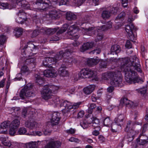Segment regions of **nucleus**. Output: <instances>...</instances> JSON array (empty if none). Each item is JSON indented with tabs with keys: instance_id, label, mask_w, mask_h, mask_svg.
<instances>
[{
	"instance_id": "nucleus-1",
	"label": "nucleus",
	"mask_w": 148,
	"mask_h": 148,
	"mask_svg": "<svg viewBox=\"0 0 148 148\" xmlns=\"http://www.w3.org/2000/svg\"><path fill=\"white\" fill-rule=\"evenodd\" d=\"M122 60L121 69L125 73L126 81L130 84H134L141 81L134 71L136 70L140 73L142 72L138 58L136 56H133L122 59Z\"/></svg>"
},
{
	"instance_id": "nucleus-2",
	"label": "nucleus",
	"mask_w": 148,
	"mask_h": 148,
	"mask_svg": "<svg viewBox=\"0 0 148 148\" xmlns=\"http://www.w3.org/2000/svg\"><path fill=\"white\" fill-rule=\"evenodd\" d=\"M101 79L107 81L110 80L111 84L115 86H119L122 82L121 73L119 71L103 73L102 75Z\"/></svg>"
},
{
	"instance_id": "nucleus-3",
	"label": "nucleus",
	"mask_w": 148,
	"mask_h": 148,
	"mask_svg": "<svg viewBox=\"0 0 148 148\" xmlns=\"http://www.w3.org/2000/svg\"><path fill=\"white\" fill-rule=\"evenodd\" d=\"M81 103V102H79L72 105L70 102L68 101H63L60 104V107L62 108V111L63 115L65 116H67L69 115V112L71 110L79 108Z\"/></svg>"
},
{
	"instance_id": "nucleus-4",
	"label": "nucleus",
	"mask_w": 148,
	"mask_h": 148,
	"mask_svg": "<svg viewBox=\"0 0 148 148\" xmlns=\"http://www.w3.org/2000/svg\"><path fill=\"white\" fill-rule=\"evenodd\" d=\"M33 86L31 84H27L21 90L20 97L22 99H25L27 97H30L35 95L34 93L32 91Z\"/></svg>"
},
{
	"instance_id": "nucleus-5",
	"label": "nucleus",
	"mask_w": 148,
	"mask_h": 148,
	"mask_svg": "<svg viewBox=\"0 0 148 148\" xmlns=\"http://www.w3.org/2000/svg\"><path fill=\"white\" fill-rule=\"evenodd\" d=\"M62 51H60L58 53L56 56L54 57H48L45 58L42 62V64L46 67H49L51 64L56 63L58 61L61 60L62 56L59 55L62 53Z\"/></svg>"
},
{
	"instance_id": "nucleus-6",
	"label": "nucleus",
	"mask_w": 148,
	"mask_h": 148,
	"mask_svg": "<svg viewBox=\"0 0 148 148\" xmlns=\"http://www.w3.org/2000/svg\"><path fill=\"white\" fill-rule=\"evenodd\" d=\"M36 48V47L32 44L31 42H29L27 45H25L23 49L21 50L22 54L23 55H25L24 57H29L31 56L33 54H35L32 52Z\"/></svg>"
},
{
	"instance_id": "nucleus-7",
	"label": "nucleus",
	"mask_w": 148,
	"mask_h": 148,
	"mask_svg": "<svg viewBox=\"0 0 148 148\" xmlns=\"http://www.w3.org/2000/svg\"><path fill=\"white\" fill-rule=\"evenodd\" d=\"M133 125V123L131 121H128L125 129V131L128 132L127 137V140L129 142L132 141L134 138L135 132L132 129Z\"/></svg>"
},
{
	"instance_id": "nucleus-8",
	"label": "nucleus",
	"mask_w": 148,
	"mask_h": 148,
	"mask_svg": "<svg viewBox=\"0 0 148 148\" xmlns=\"http://www.w3.org/2000/svg\"><path fill=\"white\" fill-rule=\"evenodd\" d=\"M125 30L128 34V38L133 42H135L136 36L134 33L136 31V28L133 24L127 25L125 27Z\"/></svg>"
},
{
	"instance_id": "nucleus-9",
	"label": "nucleus",
	"mask_w": 148,
	"mask_h": 148,
	"mask_svg": "<svg viewBox=\"0 0 148 148\" xmlns=\"http://www.w3.org/2000/svg\"><path fill=\"white\" fill-rule=\"evenodd\" d=\"M96 75L95 72L90 69H84L82 70L79 73V76L82 78H90L95 77Z\"/></svg>"
},
{
	"instance_id": "nucleus-10",
	"label": "nucleus",
	"mask_w": 148,
	"mask_h": 148,
	"mask_svg": "<svg viewBox=\"0 0 148 148\" xmlns=\"http://www.w3.org/2000/svg\"><path fill=\"white\" fill-rule=\"evenodd\" d=\"M78 27L77 26L73 25L70 26L67 32V36L70 39L75 40L77 39L79 37L78 35H74L76 31L78 30Z\"/></svg>"
},
{
	"instance_id": "nucleus-11",
	"label": "nucleus",
	"mask_w": 148,
	"mask_h": 148,
	"mask_svg": "<svg viewBox=\"0 0 148 148\" xmlns=\"http://www.w3.org/2000/svg\"><path fill=\"white\" fill-rule=\"evenodd\" d=\"M16 14L18 17L16 19V21L18 23L22 24L27 20L26 14L23 10H19Z\"/></svg>"
},
{
	"instance_id": "nucleus-12",
	"label": "nucleus",
	"mask_w": 148,
	"mask_h": 148,
	"mask_svg": "<svg viewBox=\"0 0 148 148\" xmlns=\"http://www.w3.org/2000/svg\"><path fill=\"white\" fill-rule=\"evenodd\" d=\"M106 27H107L105 25L102 26L101 27H99L98 29V30H96L95 29V27H90L88 29L83 28V29L87 33V34H89V35L91 36L94 34L96 30L97 31V32H100L101 31H104L107 30L108 29L107 28H106Z\"/></svg>"
},
{
	"instance_id": "nucleus-13",
	"label": "nucleus",
	"mask_w": 148,
	"mask_h": 148,
	"mask_svg": "<svg viewBox=\"0 0 148 148\" xmlns=\"http://www.w3.org/2000/svg\"><path fill=\"white\" fill-rule=\"evenodd\" d=\"M41 94L42 98L46 100L51 99L53 97V96L51 95V90L47 88V86L44 87Z\"/></svg>"
},
{
	"instance_id": "nucleus-14",
	"label": "nucleus",
	"mask_w": 148,
	"mask_h": 148,
	"mask_svg": "<svg viewBox=\"0 0 148 148\" xmlns=\"http://www.w3.org/2000/svg\"><path fill=\"white\" fill-rule=\"evenodd\" d=\"M60 119V114L57 112H54L52 114L51 121V125L53 126L57 125L58 124Z\"/></svg>"
},
{
	"instance_id": "nucleus-15",
	"label": "nucleus",
	"mask_w": 148,
	"mask_h": 148,
	"mask_svg": "<svg viewBox=\"0 0 148 148\" xmlns=\"http://www.w3.org/2000/svg\"><path fill=\"white\" fill-rule=\"evenodd\" d=\"M61 145L60 141L52 140L45 147V148H58Z\"/></svg>"
},
{
	"instance_id": "nucleus-16",
	"label": "nucleus",
	"mask_w": 148,
	"mask_h": 148,
	"mask_svg": "<svg viewBox=\"0 0 148 148\" xmlns=\"http://www.w3.org/2000/svg\"><path fill=\"white\" fill-rule=\"evenodd\" d=\"M95 46V44L93 42H87L84 43L81 47L80 51L82 52H84L87 50Z\"/></svg>"
},
{
	"instance_id": "nucleus-17",
	"label": "nucleus",
	"mask_w": 148,
	"mask_h": 148,
	"mask_svg": "<svg viewBox=\"0 0 148 148\" xmlns=\"http://www.w3.org/2000/svg\"><path fill=\"white\" fill-rule=\"evenodd\" d=\"M120 103L123 106H125L129 108H132L135 106L133 102L130 101L127 98H125L121 99Z\"/></svg>"
},
{
	"instance_id": "nucleus-18",
	"label": "nucleus",
	"mask_w": 148,
	"mask_h": 148,
	"mask_svg": "<svg viewBox=\"0 0 148 148\" xmlns=\"http://www.w3.org/2000/svg\"><path fill=\"white\" fill-rule=\"evenodd\" d=\"M43 74L46 77H54L57 75V71L53 69L45 70L43 72Z\"/></svg>"
},
{
	"instance_id": "nucleus-19",
	"label": "nucleus",
	"mask_w": 148,
	"mask_h": 148,
	"mask_svg": "<svg viewBox=\"0 0 148 148\" xmlns=\"http://www.w3.org/2000/svg\"><path fill=\"white\" fill-rule=\"evenodd\" d=\"M61 16L60 13L56 10H51L47 14V17L49 16L52 19H57Z\"/></svg>"
},
{
	"instance_id": "nucleus-20",
	"label": "nucleus",
	"mask_w": 148,
	"mask_h": 148,
	"mask_svg": "<svg viewBox=\"0 0 148 148\" xmlns=\"http://www.w3.org/2000/svg\"><path fill=\"white\" fill-rule=\"evenodd\" d=\"M66 67L64 64H62L59 69L58 71L59 75L62 77H66L68 75V72L66 69Z\"/></svg>"
},
{
	"instance_id": "nucleus-21",
	"label": "nucleus",
	"mask_w": 148,
	"mask_h": 148,
	"mask_svg": "<svg viewBox=\"0 0 148 148\" xmlns=\"http://www.w3.org/2000/svg\"><path fill=\"white\" fill-rule=\"evenodd\" d=\"M10 125V122L8 121H5L1 123L0 128V133L3 134H6Z\"/></svg>"
},
{
	"instance_id": "nucleus-22",
	"label": "nucleus",
	"mask_w": 148,
	"mask_h": 148,
	"mask_svg": "<svg viewBox=\"0 0 148 148\" xmlns=\"http://www.w3.org/2000/svg\"><path fill=\"white\" fill-rule=\"evenodd\" d=\"M43 75V73L40 74V73H38L35 74L34 75L36 82L40 85L43 84L44 82V79L42 78Z\"/></svg>"
},
{
	"instance_id": "nucleus-23",
	"label": "nucleus",
	"mask_w": 148,
	"mask_h": 148,
	"mask_svg": "<svg viewBox=\"0 0 148 148\" xmlns=\"http://www.w3.org/2000/svg\"><path fill=\"white\" fill-rule=\"evenodd\" d=\"M95 86L94 85H91L84 88L83 89L84 92L88 95L91 93L95 89Z\"/></svg>"
},
{
	"instance_id": "nucleus-24",
	"label": "nucleus",
	"mask_w": 148,
	"mask_h": 148,
	"mask_svg": "<svg viewBox=\"0 0 148 148\" xmlns=\"http://www.w3.org/2000/svg\"><path fill=\"white\" fill-rule=\"evenodd\" d=\"M62 51V54L60 53L59 55L60 56H62L61 59L63 57L64 58L69 59L68 58L70 56L71 53L73 52V50L71 49H67L64 52H63L62 51Z\"/></svg>"
},
{
	"instance_id": "nucleus-25",
	"label": "nucleus",
	"mask_w": 148,
	"mask_h": 148,
	"mask_svg": "<svg viewBox=\"0 0 148 148\" xmlns=\"http://www.w3.org/2000/svg\"><path fill=\"white\" fill-rule=\"evenodd\" d=\"M41 142L40 141L37 142H32L26 143L25 145L26 148H36L37 146L40 144Z\"/></svg>"
},
{
	"instance_id": "nucleus-26",
	"label": "nucleus",
	"mask_w": 148,
	"mask_h": 148,
	"mask_svg": "<svg viewBox=\"0 0 148 148\" xmlns=\"http://www.w3.org/2000/svg\"><path fill=\"white\" fill-rule=\"evenodd\" d=\"M120 51V47L119 46L114 45L112 46L111 48V54L113 55L116 54Z\"/></svg>"
},
{
	"instance_id": "nucleus-27",
	"label": "nucleus",
	"mask_w": 148,
	"mask_h": 148,
	"mask_svg": "<svg viewBox=\"0 0 148 148\" xmlns=\"http://www.w3.org/2000/svg\"><path fill=\"white\" fill-rule=\"evenodd\" d=\"M37 123L35 121L29 122L26 121L25 123V126L30 129H33L36 127Z\"/></svg>"
},
{
	"instance_id": "nucleus-28",
	"label": "nucleus",
	"mask_w": 148,
	"mask_h": 148,
	"mask_svg": "<svg viewBox=\"0 0 148 148\" xmlns=\"http://www.w3.org/2000/svg\"><path fill=\"white\" fill-rule=\"evenodd\" d=\"M121 127V124L117 123L115 122L113 123L111 125L112 131L113 132H118L119 130V128Z\"/></svg>"
},
{
	"instance_id": "nucleus-29",
	"label": "nucleus",
	"mask_w": 148,
	"mask_h": 148,
	"mask_svg": "<svg viewBox=\"0 0 148 148\" xmlns=\"http://www.w3.org/2000/svg\"><path fill=\"white\" fill-rule=\"evenodd\" d=\"M90 122L92 123V126L95 128L97 127L99 125V119L95 117H92L90 119Z\"/></svg>"
},
{
	"instance_id": "nucleus-30",
	"label": "nucleus",
	"mask_w": 148,
	"mask_h": 148,
	"mask_svg": "<svg viewBox=\"0 0 148 148\" xmlns=\"http://www.w3.org/2000/svg\"><path fill=\"white\" fill-rule=\"evenodd\" d=\"M90 124H91V122H90V118H88L87 120H83L81 123L80 125L84 129L87 128L88 127L89 125Z\"/></svg>"
},
{
	"instance_id": "nucleus-31",
	"label": "nucleus",
	"mask_w": 148,
	"mask_h": 148,
	"mask_svg": "<svg viewBox=\"0 0 148 148\" xmlns=\"http://www.w3.org/2000/svg\"><path fill=\"white\" fill-rule=\"evenodd\" d=\"M38 3H42L40 5V6L38 8H37V9L39 10L40 11L42 10H44L48 6L47 4L45 3V1L42 0H40L38 1Z\"/></svg>"
},
{
	"instance_id": "nucleus-32",
	"label": "nucleus",
	"mask_w": 148,
	"mask_h": 148,
	"mask_svg": "<svg viewBox=\"0 0 148 148\" xmlns=\"http://www.w3.org/2000/svg\"><path fill=\"white\" fill-rule=\"evenodd\" d=\"M23 58L24 59V60L25 61L26 64H32L34 66H35L36 60L35 58H32L28 59H27L25 60V58L23 57L22 58V59Z\"/></svg>"
},
{
	"instance_id": "nucleus-33",
	"label": "nucleus",
	"mask_w": 148,
	"mask_h": 148,
	"mask_svg": "<svg viewBox=\"0 0 148 148\" xmlns=\"http://www.w3.org/2000/svg\"><path fill=\"white\" fill-rule=\"evenodd\" d=\"M66 18L68 20L71 21L76 19V16L72 12H68L66 13Z\"/></svg>"
},
{
	"instance_id": "nucleus-34",
	"label": "nucleus",
	"mask_w": 148,
	"mask_h": 148,
	"mask_svg": "<svg viewBox=\"0 0 148 148\" xmlns=\"http://www.w3.org/2000/svg\"><path fill=\"white\" fill-rule=\"evenodd\" d=\"M20 124L19 120L17 119H15L13 120L10 124V126L17 129L18 127Z\"/></svg>"
},
{
	"instance_id": "nucleus-35",
	"label": "nucleus",
	"mask_w": 148,
	"mask_h": 148,
	"mask_svg": "<svg viewBox=\"0 0 148 148\" xmlns=\"http://www.w3.org/2000/svg\"><path fill=\"white\" fill-rule=\"evenodd\" d=\"M98 63V60L94 58L88 59L87 61L88 65L90 66H93L96 65Z\"/></svg>"
},
{
	"instance_id": "nucleus-36",
	"label": "nucleus",
	"mask_w": 148,
	"mask_h": 148,
	"mask_svg": "<svg viewBox=\"0 0 148 148\" xmlns=\"http://www.w3.org/2000/svg\"><path fill=\"white\" fill-rule=\"evenodd\" d=\"M111 15V13L110 10H105L103 11L102 12L101 16L102 18L104 19H106L109 18Z\"/></svg>"
},
{
	"instance_id": "nucleus-37",
	"label": "nucleus",
	"mask_w": 148,
	"mask_h": 148,
	"mask_svg": "<svg viewBox=\"0 0 148 148\" xmlns=\"http://www.w3.org/2000/svg\"><path fill=\"white\" fill-rule=\"evenodd\" d=\"M69 26L68 24H65L63 25L62 27L61 28L57 33V35L58 36L60 34L65 32Z\"/></svg>"
},
{
	"instance_id": "nucleus-38",
	"label": "nucleus",
	"mask_w": 148,
	"mask_h": 148,
	"mask_svg": "<svg viewBox=\"0 0 148 148\" xmlns=\"http://www.w3.org/2000/svg\"><path fill=\"white\" fill-rule=\"evenodd\" d=\"M125 12H122L120 13L116 17V19L115 20V21L116 23H120V21H118V20H120L121 21L123 19V18L125 17Z\"/></svg>"
},
{
	"instance_id": "nucleus-39",
	"label": "nucleus",
	"mask_w": 148,
	"mask_h": 148,
	"mask_svg": "<svg viewBox=\"0 0 148 148\" xmlns=\"http://www.w3.org/2000/svg\"><path fill=\"white\" fill-rule=\"evenodd\" d=\"M20 4L21 5V6L25 9H29L30 5L28 2L25 0H22L20 2Z\"/></svg>"
},
{
	"instance_id": "nucleus-40",
	"label": "nucleus",
	"mask_w": 148,
	"mask_h": 148,
	"mask_svg": "<svg viewBox=\"0 0 148 148\" xmlns=\"http://www.w3.org/2000/svg\"><path fill=\"white\" fill-rule=\"evenodd\" d=\"M15 36L17 37L21 36L23 32V29L18 27L16 28L15 29Z\"/></svg>"
},
{
	"instance_id": "nucleus-41",
	"label": "nucleus",
	"mask_w": 148,
	"mask_h": 148,
	"mask_svg": "<svg viewBox=\"0 0 148 148\" xmlns=\"http://www.w3.org/2000/svg\"><path fill=\"white\" fill-rule=\"evenodd\" d=\"M29 73V70L26 66H24L22 67L21 69V74H26L28 75Z\"/></svg>"
},
{
	"instance_id": "nucleus-42",
	"label": "nucleus",
	"mask_w": 148,
	"mask_h": 148,
	"mask_svg": "<svg viewBox=\"0 0 148 148\" xmlns=\"http://www.w3.org/2000/svg\"><path fill=\"white\" fill-rule=\"evenodd\" d=\"M125 118L123 114H120L114 119V121L117 123H119L121 122H122Z\"/></svg>"
},
{
	"instance_id": "nucleus-43",
	"label": "nucleus",
	"mask_w": 148,
	"mask_h": 148,
	"mask_svg": "<svg viewBox=\"0 0 148 148\" xmlns=\"http://www.w3.org/2000/svg\"><path fill=\"white\" fill-rule=\"evenodd\" d=\"M57 30L58 29L56 28L53 29L48 28L45 30V32L47 34H52L55 33Z\"/></svg>"
},
{
	"instance_id": "nucleus-44",
	"label": "nucleus",
	"mask_w": 148,
	"mask_h": 148,
	"mask_svg": "<svg viewBox=\"0 0 148 148\" xmlns=\"http://www.w3.org/2000/svg\"><path fill=\"white\" fill-rule=\"evenodd\" d=\"M52 99L51 101H50V103L52 104H54L56 106L60 104V99L59 98H56L53 96Z\"/></svg>"
},
{
	"instance_id": "nucleus-45",
	"label": "nucleus",
	"mask_w": 148,
	"mask_h": 148,
	"mask_svg": "<svg viewBox=\"0 0 148 148\" xmlns=\"http://www.w3.org/2000/svg\"><path fill=\"white\" fill-rule=\"evenodd\" d=\"M99 65V67L101 68H106L107 66V62L103 60H100Z\"/></svg>"
},
{
	"instance_id": "nucleus-46",
	"label": "nucleus",
	"mask_w": 148,
	"mask_h": 148,
	"mask_svg": "<svg viewBox=\"0 0 148 148\" xmlns=\"http://www.w3.org/2000/svg\"><path fill=\"white\" fill-rule=\"evenodd\" d=\"M47 86V88L51 90V93H52V91L53 92H55L57 91L59 88L58 87L54 85H52L49 86Z\"/></svg>"
},
{
	"instance_id": "nucleus-47",
	"label": "nucleus",
	"mask_w": 148,
	"mask_h": 148,
	"mask_svg": "<svg viewBox=\"0 0 148 148\" xmlns=\"http://www.w3.org/2000/svg\"><path fill=\"white\" fill-rule=\"evenodd\" d=\"M24 144L22 143H13L12 145V148H22V146Z\"/></svg>"
},
{
	"instance_id": "nucleus-48",
	"label": "nucleus",
	"mask_w": 148,
	"mask_h": 148,
	"mask_svg": "<svg viewBox=\"0 0 148 148\" xmlns=\"http://www.w3.org/2000/svg\"><path fill=\"white\" fill-rule=\"evenodd\" d=\"M111 123V121L109 117L106 118L103 121L104 125L106 126H108Z\"/></svg>"
},
{
	"instance_id": "nucleus-49",
	"label": "nucleus",
	"mask_w": 148,
	"mask_h": 148,
	"mask_svg": "<svg viewBox=\"0 0 148 148\" xmlns=\"http://www.w3.org/2000/svg\"><path fill=\"white\" fill-rule=\"evenodd\" d=\"M6 38L5 36L2 35L0 36V45H3L5 42Z\"/></svg>"
},
{
	"instance_id": "nucleus-50",
	"label": "nucleus",
	"mask_w": 148,
	"mask_h": 148,
	"mask_svg": "<svg viewBox=\"0 0 148 148\" xmlns=\"http://www.w3.org/2000/svg\"><path fill=\"white\" fill-rule=\"evenodd\" d=\"M27 132L26 129L24 127H21L18 130V134H25Z\"/></svg>"
},
{
	"instance_id": "nucleus-51",
	"label": "nucleus",
	"mask_w": 148,
	"mask_h": 148,
	"mask_svg": "<svg viewBox=\"0 0 148 148\" xmlns=\"http://www.w3.org/2000/svg\"><path fill=\"white\" fill-rule=\"evenodd\" d=\"M39 31L38 30H34L31 34V36L32 38L36 37L39 35Z\"/></svg>"
},
{
	"instance_id": "nucleus-52",
	"label": "nucleus",
	"mask_w": 148,
	"mask_h": 148,
	"mask_svg": "<svg viewBox=\"0 0 148 148\" xmlns=\"http://www.w3.org/2000/svg\"><path fill=\"white\" fill-rule=\"evenodd\" d=\"M138 139L139 140H148V138L142 132L140 135Z\"/></svg>"
},
{
	"instance_id": "nucleus-53",
	"label": "nucleus",
	"mask_w": 148,
	"mask_h": 148,
	"mask_svg": "<svg viewBox=\"0 0 148 148\" xmlns=\"http://www.w3.org/2000/svg\"><path fill=\"white\" fill-rule=\"evenodd\" d=\"M2 143L5 146L8 147H10L11 146V148H12V144H11V143L9 142L8 140H5L4 141H3Z\"/></svg>"
},
{
	"instance_id": "nucleus-54",
	"label": "nucleus",
	"mask_w": 148,
	"mask_h": 148,
	"mask_svg": "<svg viewBox=\"0 0 148 148\" xmlns=\"http://www.w3.org/2000/svg\"><path fill=\"white\" fill-rule=\"evenodd\" d=\"M10 130L9 132V134L12 136L14 135L16 132V129L12 127H10Z\"/></svg>"
},
{
	"instance_id": "nucleus-55",
	"label": "nucleus",
	"mask_w": 148,
	"mask_h": 148,
	"mask_svg": "<svg viewBox=\"0 0 148 148\" xmlns=\"http://www.w3.org/2000/svg\"><path fill=\"white\" fill-rule=\"evenodd\" d=\"M103 36L101 33L98 34H97V38L95 39L96 41H99L101 40L103 38Z\"/></svg>"
},
{
	"instance_id": "nucleus-56",
	"label": "nucleus",
	"mask_w": 148,
	"mask_h": 148,
	"mask_svg": "<svg viewBox=\"0 0 148 148\" xmlns=\"http://www.w3.org/2000/svg\"><path fill=\"white\" fill-rule=\"evenodd\" d=\"M118 9V8L117 7H112L111 8V10H110L111 14L112 13L113 14H116L117 13V10Z\"/></svg>"
},
{
	"instance_id": "nucleus-57",
	"label": "nucleus",
	"mask_w": 148,
	"mask_h": 148,
	"mask_svg": "<svg viewBox=\"0 0 148 148\" xmlns=\"http://www.w3.org/2000/svg\"><path fill=\"white\" fill-rule=\"evenodd\" d=\"M148 143V140H139V143L140 145H144L147 144Z\"/></svg>"
},
{
	"instance_id": "nucleus-58",
	"label": "nucleus",
	"mask_w": 148,
	"mask_h": 148,
	"mask_svg": "<svg viewBox=\"0 0 148 148\" xmlns=\"http://www.w3.org/2000/svg\"><path fill=\"white\" fill-rule=\"evenodd\" d=\"M147 87H144L140 89L139 91L142 94H144L147 92Z\"/></svg>"
},
{
	"instance_id": "nucleus-59",
	"label": "nucleus",
	"mask_w": 148,
	"mask_h": 148,
	"mask_svg": "<svg viewBox=\"0 0 148 148\" xmlns=\"http://www.w3.org/2000/svg\"><path fill=\"white\" fill-rule=\"evenodd\" d=\"M84 112L83 110L80 111L78 113L77 117V118H80L83 117L84 115Z\"/></svg>"
},
{
	"instance_id": "nucleus-60",
	"label": "nucleus",
	"mask_w": 148,
	"mask_h": 148,
	"mask_svg": "<svg viewBox=\"0 0 148 148\" xmlns=\"http://www.w3.org/2000/svg\"><path fill=\"white\" fill-rule=\"evenodd\" d=\"M99 141L100 143H102L104 142L105 139L102 135H100L98 137Z\"/></svg>"
},
{
	"instance_id": "nucleus-61",
	"label": "nucleus",
	"mask_w": 148,
	"mask_h": 148,
	"mask_svg": "<svg viewBox=\"0 0 148 148\" xmlns=\"http://www.w3.org/2000/svg\"><path fill=\"white\" fill-rule=\"evenodd\" d=\"M96 106L94 103H91L90 104V106L88 108V110L90 112H91L92 110L96 108Z\"/></svg>"
},
{
	"instance_id": "nucleus-62",
	"label": "nucleus",
	"mask_w": 148,
	"mask_h": 148,
	"mask_svg": "<svg viewBox=\"0 0 148 148\" xmlns=\"http://www.w3.org/2000/svg\"><path fill=\"white\" fill-rule=\"evenodd\" d=\"M125 47L128 48H130L132 47V45L129 40H127L125 44Z\"/></svg>"
},
{
	"instance_id": "nucleus-63",
	"label": "nucleus",
	"mask_w": 148,
	"mask_h": 148,
	"mask_svg": "<svg viewBox=\"0 0 148 148\" xmlns=\"http://www.w3.org/2000/svg\"><path fill=\"white\" fill-rule=\"evenodd\" d=\"M75 132V130L72 128H70L69 130H66V132L68 134H74Z\"/></svg>"
},
{
	"instance_id": "nucleus-64",
	"label": "nucleus",
	"mask_w": 148,
	"mask_h": 148,
	"mask_svg": "<svg viewBox=\"0 0 148 148\" xmlns=\"http://www.w3.org/2000/svg\"><path fill=\"white\" fill-rule=\"evenodd\" d=\"M69 59V62L72 63H76L77 62V60L73 58H70Z\"/></svg>"
}]
</instances>
